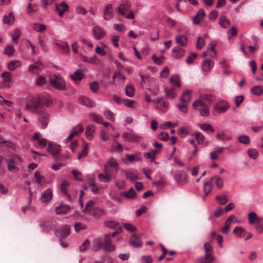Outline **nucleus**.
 Wrapping results in <instances>:
<instances>
[{"mask_svg":"<svg viewBox=\"0 0 263 263\" xmlns=\"http://www.w3.org/2000/svg\"><path fill=\"white\" fill-rule=\"evenodd\" d=\"M55 10L58 12V14L60 17H62L64 13L67 12L69 10V6L64 2L58 4H55Z\"/></svg>","mask_w":263,"mask_h":263,"instance_id":"nucleus-16","label":"nucleus"},{"mask_svg":"<svg viewBox=\"0 0 263 263\" xmlns=\"http://www.w3.org/2000/svg\"><path fill=\"white\" fill-rule=\"evenodd\" d=\"M130 7V3L128 2L120 5L118 9V13L121 15H124L126 11H128Z\"/></svg>","mask_w":263,"mask_h":263,"instance_id":"nucleus-23","label":"nucleus"},{"mask_svg":"<svg viewBox=\"0 0 263 263\" xmlns=\"http://www.w3.org/2000/svg\"><path fill=\"white\" fill-rule=\"evenodd\" d=\"M191 90H185L180 97V101H182V103L187 104L191 101Z\"/></svg>","mask_w":263,"mask_h":263,"instance_id":"nucleus-32","label":"nucleus"},{"mask_svg":"<svg viewBox=\"0 0 263 263\" xmlns=\"http://www.w3.org/2000/svg\"><path fill=\"white\" fill-rule=\"evenodd\" d=\"M70 234V227L68 226H64L61 229L57 230L55 232V235L57 237L63 239L67 237Z\"/></svg>","mask_w":263,"mask_h":263,"instance_id":"nucleus-11","label":"nucleus"},{"mask_svg":"<svg viewBox=\"0 0 263 263\" xmlns=\"http://www.w3.org/2000/svg\"><path fill=\"white\" fill-rule=\"evenodd\" d=\"M213 189V184L211 181L205 182L203 186V191L205 194V196L208 195L212 191Z\"/></svg>","mask_w":263,"mask_h":263,"instance_id":"nucleus-37","label":"nucleus"},{"mask_svg":"<svg viewBox=\"0 0 263 263\" xmlns=\"http://www.w3.org/2000/svg\"><path fill=\"white\" fill-rule=\"evenodd\" d=\"M79 102L85 106L88 107H93L94 103L89 98L85 97H80L78 100Z\"/></svg>","mask_w":263,"mask_h":263,"instance_id":"nucleus-25","label":"nucleus"},{"mask_svg":"<svg viewBox=\"0 0 263 263\" xmlns=\"http://www.w3.org/2000/svg\"><path fill=\"white\" fill-rule=\"evenodd\" d=\"M119 168V164L114 158H110L105 164L104 173L113 177L114 175L117 173Z\"/></svg>","mask_w":263,"mask_h":263,"instance_id":"nucleus-5","label":"nucleus"},{"mask_svg":"<svg viewBox=\"0 0 263 263\" xmlns=\"http://www.w3.org/2000/svg\"><path fill=\"white\" fill-rule=\"evenodd\" d=\"M51 102L50 96L47 93H43L39 95L36 100H32L27 104L26 108L32 111H35L39 107L49 106Z\"/></svg>","mask_w":263,"mask_h":263,"instance_id":"nucleus-1","label":"nucleus"},{"mask_svg":"<svg viewBox=\"0 0 263 263\" xmlns=\"http://www.w3.org/2000/svg\"><path fill=\"white\" fill-rule=\"evenodd\" d=\"M173 56L177 58L182 57L184 53V50L179 47H174L173 49Z\"/></svg>","mask_w":263,"mask_h":263,"instance_id":"nucleus-44","label":"nucleus"},{"mask_svg":"<svg viewBox=\"0 0 263 263\" xmlns=\"http://www.w3.org/2000/svg\"><path fill=\"white\" fill-rule=\"evenodd\" d=\"M123 138L130 142H139L142 139V137L134 133H124L122 135Z\"/></svg>","mask_w":263,"mask_h":263,"instance_id":"nucleus-13","label":"nucleus"},{"mask_svg":"<svg viewBox=\"0 0 263 263\" xmlns=\"http://www.w3.org/2000/svg\"><path fill=\"white\" fill-rule=\"evenodd\" d=\"M140 77L141 78L140 83L142 86L146 83H148V85L150 83H155V79L153 78L149 77L147 76H144L142 74H140Z\"/></svg>","mask_w":263,"mask_h":263,"instance_id":"nucleus-41","label":"nucleus"},{"mask_svg":"<svg viewBox=\"0 0 263 263\" xmlns=\"http://www.w3.org/2000/svg\"><path fill=\"white\" fill-rule=\"evenodd\" d=\"M49 121V115L46 112L41 114L39 119V125L44 128L47 127Z\"/></svg>","mask_w":263,"mask_h":263,"instance_id":"nucleus-12","label":"nucleus"},{"mask_svg":"<svg viewBox=\"0 0 263 263\" xmlns=\"http://www.w3.org/2000/svg\"><path fill=\"white\" fill-rule=\"evenodd\" d=\"M21 35V31L18 28H15L14 30V33L12 35V41L15 43L17 44L18 42V40Z\"/></svg>","mask_w":263,"mask_h":263,"instance_id":"nucleus-56","label":"nucleus"},{"mask_svg":"<svg viewBox=\"0 0 263 263\" xmlns=\"http://www.w3.org/2000/svg\"><path fill=\"white\" fill-rule=\"evenodd\" d=\"M84 77L81 70L78 69L73 74L71 75V78L73 80H80Z\"/></svg>","mask_w":263,"mask_h":263,"instance_id":"nucleus-51","label":"nucleus"},{"mask_svg":"<svg viewBox=\"0 0 263 263\" xmlns=\"http://www.w3.org/2000/svg\"><path fill=\"white\" fill-rule=\"evenodd\" d=\"M35 181L36 183L42 185L45 182L44 177L40 175L39 172H36L34 174Z\"/></svg>","mask_w":263,"mask_h":263,"instance_id":"nucleus-54","label":"nucleus"},{"mask_svg":"<svg viewBox=\"0 0 263 263\" xmlns=\"http://www.w3.org/2000/svg\"><path fill=\"white\" fill-rule=\"evenodd\" d=\"M216 198L218 203L220 205H223L228 201V197L226 195H223L222 196H217Z\"/></svg>","mask_w":263,"mask_h":263,"instance_id":"nucleus-59","label":"nucleus"},{"mask_svg":"<svg viewBox=\"0 0 263 263\" xmlns=\"http://www.w3.org/2000/svg\"><path fill=\"white\" fill-rule=\"evenodd\" d=\"M98 178L102 182H109L112 177L110 175L104 173V174H99L98 175Z\"/></svg>","mask_w":263,"mask_h":263,"instance_id":"nucleus-50","label":"nucleus"},{"mask_svg":"<svg viewBox=\"0 0 263 263\" xmlns=\"http://www.w3.org/2000/svg\"><path fill=\"white\" fill-rule=\"evenodd\" d=\"M47 82V80L45 77L43 76H39L35 81V83L38 86H42L45 84Z\"/></svg>","mask_w":263,"mask_h":263,"instance_id":"nucleus-64","label":"nucleus"},{"mask_svg":"<svg viewBox=\"0 0 263 263\" xmlns=\"http://www.w3.org/2000/svg\"><path fill=\"white\" fill-rule=\"evenodd\" d=\"M216 45L215 42H212L208 47V55L211 57L215 58L216 56V51L215 49Z\"/></svg>","mask_w":263,"mask_h":263,"instance_id":"nucleus-30","label":"nucleus"},{"mask_svg":"<svg viewBox=\"0 0 263 263\" xmlns=\"http://www.w3.org/2000/svg\"><path fill=\"white\" fill-rule=\"evenodd\" d=\"M224 148L223 147H221L218 148L216 151L211 152L210 154V158L212 160H216L219 157V156L222 154L224 151Z\"/></svg>","mask_w":263,"mask_h":263,"instance_id":"nucleus-33","label":"nucleus"},{"mask_svg":"<svg viewBox=\"0 0 263 263\" xmlns=\"http://www.w3.org/2000/svg\"><path fill=\"white\" fill-rule=\"evenodd\" d=\"M15 18L13 13L10 12L8 15H5L4 16L3 22L8 25L12 24L14 22Z\"/></svg>","mask_w":263,"mask_h":263,"instance_id":"nucleus-39","label":"nucleus"},{"mask_svg":"<svg viewBox=\"0 0 263 263\" xmlns=\"http://www.w3.org/2000/svg\"><path fill=\"white\" fill-rule=\"evenodd\" d=\"M49 82L52 87L59 90L66 89V83L64 80L61 77L53 74L49 78Z\"/></svg>","mask_w":263,"mask_h":263,"instance_id":"nucleus-4","label":"nucleus"},{"mask_svg":"<svg viewBox=\"0 0 263 263\" xmlns=\"http://www.w3.org/2000/svg\"><path fill=\"white\" fill-rule=\"evenodd\" d=\"M56 46L60 48L64 53H68L69 52V47L67 42L56 43Z\"/></svg>","mask_w":263,"mask_h":263,"instance_id":"nucleus-35","label":"nucleus"},{"mask_svg":"<svg viewBox=\"0 0 263 263\" xmlns=\"http://www.w3.org/2000/svg\"><path fill=\"white\" fill-rule=\"evenodd\" d=\"M193 107L194 109L198 110L202 116H207L209 115L210 108L201 100H197L193 103Z\"/></svg>","mask_w":263,"mask_h":263,"instance_id":"nucleus-6","label":"nucleus"},{"mask_svg":"<svg viewBox=\"0 0 263 263\" xmlns=\"http://www.w3.org/2000/svg\"><path fill=\"white\" fill-rule=\"evenodd\" d=\"M211 181L212 182L213 181L215 182V183L218 189H221L223 187V180L221 178L217 176H215L211 178Z\"/></svg>","mask_w":263,"mask_h":263,"instance_id":"nucleus-40","label":"nucleus"},{"mask_svg":"<svg viewBox=\"0 0 263 263\" xmlns=\"http://www.w3.org/2000/svg\"><path fill=\"white\" fill-rule=\"evenodd\" d=\"M170 82L174 84L176 87H180L181 86L179 79L177 75L172 76L170 79Z\"/></svg>","mask_w":263,"mask_h":263,"instance_id":"nucleus-60","label":"nucleus"},{"mask_svg":"<svg viewBox=\"0 0 263 263\" xmlns=\"http://www.w3.org/2000/svg\"><path fill=\"white\" fill-rule=\"evenodd\" d=\"M95 132V126L93 124H89L86 126L85 133L88 139L91 140L92 139Z\"/></svg>","mask_w":263,"mask_h":263,"instance_id":"nucleus-26","label":"nucleus"},{"mask_svg":"<svg viewBox=\"0 0 263 263\" xmlns=\"http://www.w3.org/2000/svg\"><path fill=\"white\" fill-rule=\"evenodd\" d=\"M102 248L104 251L112 252L115 249V246L111 243L110 236L109 234H106L104 240L103 242L100 239H96L93 242L92 249L93 251H99Z\"/></svg>","mask_w":263,"mask_h":263,"instance_id":"nucleus-2","label":"nucleus"},{"mask_svg":"<svg viewBox=\"0 0 263 263\" xmlns=\"http://www.w3.org/2000/svg\"><path fill=\"white\" fill-rule=\"evenodd\" d=\"M214 63L212 61L207 60L203 62L202 64V69L204 71H209L213 67Z\"/></svg>","mask_w":263,"mask_h":263,"instance_id":"nucleus-43","label":"nucleus"},{"mask_svg":"<svg viewBox=\"0 0 263 263\" xmlns=\"http://www.w3.org/2000/svg\"><path fill=\"white\" fill-rule=\"evenodd\" d=\"M113 17L112 6L111 4L106 6L103 11V17L105 20L108 21Z\"/></svg>","mask_w":263,"mask_h":263,"instance_id":"nucleus-17","label":"nucleus"},{"mask_svg":"<svg viewBox=\"0 0 263 263\" xmlns=\"http://www.w3.org/2000/svg\"><path fill=\"white\" fill-rule=\"evenodd\" d=\"M216 137L217 139L221 141H230L232 139L231 136L227 135L222 130L218 131L216 134Z\"/></svg>","mask_w":263,"mask_h":263,"instance_id":"nucleus-34","label":"nucleus"},{"mask_svg":"<svg viewBox=\"0 0 263 263\" xmlns=\"http://www.w3.org/2000/svg\"><path fill=\"white\" fill-rule=\"evenodd\" d=\"M94 201L92 200H89L87 202L85 209L83 210L84 213H91L95 207L93 206Z\"/></svg>","mask_w":263,"mask_h":263,"instance_id":"nucleus-46","label":"nucleus"},{"mask_svg":"<svg viewBox=\"0 0 263 263\" xmlns=\"http://www.w3.org/2000/svg\"><path fill=\"white\" fill-rule=\"evenodd\" d=\"M47 150L52 155L55 157H57L60 151L59 146L55 145L51 142L48 143Z\"/></svg>","mask_w":263,"mask_h":263,"instance_id":"nucleus-19","label":"nucleus"},{"mask_svg":"<svg viewBox=\"0 0 263 263\" xmlns=\"http://www.w3.org/2000/svg\"><path fill=\"white\" fill-rule=\"evenodd\" d=\"M255 230L258 234L263 232V218H261L255 224Z\"/></svg>","mask_w":263,"mask_h":263,"instance_id":"nucleus-52","label":"nucleus"},{"mask_svg":"<svg viewBox=\"0 0 263 263\" xmlns=\"http://www.w3.org/2000/svg\"><path fill=\"white\" fill-rule=\"evenodd\" d=\"M70 210V207L66 204H61L56 208L55 212L57 214H66Z\"/></svg>","mask_w":263,"mask_h":263,"instance_id":"nucleus-24","label":"nucleus"},{"mask_svg":"<svg viewBox=\"0 0 263 263\" xmlns=\"http://www.w3.org/2000/svg\"><path fill=\"white\" fill-rule=\"evenodd\" d=\"M21 159L17 155H14L7 160L8 170L12 172H16L18 171V166L21 163Z\"/></svg>","mask_w":263,"mask_h":263,"instance_id":"nucleus-7","label":"nucleus"},{"mask_svg":"<svg viewBox=\"0 0 263 263\" xmlns=\"http://www.w3.org/2000/svg\"><path fill=\"white\" fill-rule=\"evenodd\" d=\"M93 32L95 38L99 40L103 38L106 35L105 30L101 27L98 25L94 26Z\"/></svg>","mask_w":263,"mask_h":263,"instance_id":"nucleus-15","label":"nucleus"},{"mask_svg":"<svg viewBox=\"0 0 263 263\" xmlns=\"http://www.w3.org/2000/svg\"><path fill=\"white\" fill-rule=\"evenodd\" d=\"M203 102L205 101L210 104L215 100L214 96L210 94H204L201 96V99Z\"/></svg>","mask_w":263,"mask_h":263,"instance_id":"nucleus-48","label":"nucleus"},{"mask_svg":"<svg viewBox=\"0 0 263 263\" xmlns=\"http://www.w3.org/2000/svg\"><path fill=\"white\" fill-rule=\"evenodd\" d=\"M204 256L199 257V263H212L214 260L213 255V248L210 242H206L204 246Z\"/></svg>","mask_w":263,"mask_h":263,"instance_id":"nucleus-3","label":"nucleus"},{"mask_svg":"<svg viewBox=\"0 0 263 263\" xmlns=\"http://www.w3.org/2000/svg\"><path fill=\"white\" fill-rule=\"evenodd\" d=\"M166 96L168 98H174L176 96V88L172 87L169 88H165Z\"/></svg>","mask_w":263,"mask_h":263,"instance_id":"nucleus-45","label":"nucleus"},{"mask_svg":"<svg viewBox=\"0 0 263 263\" xmlns=\"http://www.w3.org/2000/svg\"><path fill=\"white\" fill-rule=\"evenodd\" d=\"M176 42L181 46H185L187 43V37L185 35L180 34L176 37Z\"/></svg>","mask_w":263,"mask_h":263,"instance_id":"nucleus-36","label":"nucleus"},{"mask_svg":"<svg viewBox=\"0 0 263 263\" xmlns=\"http://www.w3.org/2000/svg\"><path fill=\"white\" fill-rule=\"evenodd\" d=\"M251 92L254 95L261 96L263 94V87L260 85L254 86L251 89Z\"/></svg>","mask_w":263,"mask_h":263,"instance_id":"nucleus-47","label":"nucleus"},{"mask_svg":"<svg viewBox=\"0 0 263 263\" xmlns=\"http://www.w3.org/2000/svg\"><path fill=\"white\" fill-rule=\"evenodd\" d=\"M157 151L152 150L149 153H145L144 154V157L146 159H150L151 161L153 162L155 159L156 156L157 154Z\"/></svg>","mask_w":263,"mask_h":263,"instance_id":"nucleus-49","label":"nucleus"},{"mask_svg":"<svg viewBox=\"0 0 263 263\" xmlns=\"http://www.w3.org/2000/svg\"><path fill=\"white\" fill-rule=\"evenodd\" d=\"M135 93L134 85L129 83L127 84L125 87V94L128 97H133Z\"/></svg>","mask_w":263,"mask_h":263,"instance_id":"nucleus-38","label":"nucleus"},{"mask_svg":"<svg viewBox=\"0 0 263 263\" xmlns=\"http://www.w3.org/2000/svg\"><path fill=\"white\" fill-rule=\"evenodd\" d=\"M229 107L228 102L224 101H220L214 106V110L218 114H221L226 111Z\"/></svg>","mask_w":263,"mask_h":263,"instance_id":"nucleus-9","label":"nucleus"},{"mask_svg":"<svg viewBox=\"0 0 263 263\" xmlns=\"http://www.w3.org/2000/svg\"><path fill=\"white\" fill-rule=\"evenodd\" d=\"M239 142L244 144H248L250 142V138L246 135H241L238 137Z\"/></svg>","mask_w":263,"mask_h":263,"instance_id":"nucleus-61","label":"nucleus"},{"mask_svg":"<svg viewBox=\"0 0 263 263\" xmlns=\"http://www.w3.org/2000/svg\"><path fill=\"white\" fill-rule=\"evenodd\" d=\"M219 24L223 28H227L231 25V21L224 15H221L218 20Z\"/></svg>","mask_w":263,"mask_h":263,"instance_id":"nucleus-22","label":"nucleus"},{"mask_svg":"<svg viewBox=\"0 0 263 263\" xmlns=\"http://www.w3.org/2000/svg\"><path fill=\"white\" fill-rule=\"evenodd\" d=\"M261 217H258L257 214L253 212H250L248 214V220L250 224H255Z\"/></svg>","mask_w":263,"mask_h":263,"instance_id":"nucleus-29","label":"nucleus"},{"mask_svg":"<svg viewBox=\"0 0 263 263\" xmlns=\"http://www.w3.org/2000/svg\"><path fill=\"white\" fill-rule=\"evenodd\" d=\"M174 178L176 182L179 185H184L187 182V176L185 173L181 171L175 172Z\"/></svg>","mask_w":263,"mask_h":263,"instance_id":"nucleus-8","label":"nucleus"},{"mask_svg":"<svg viewBox=\"0 0 263 263\" xmlns=\"http://www.w3.org/2000/svg\"><path fill=\"white\" fill-rule=\"evenodd\" d=\"M205 13L203 9H199L194 18V23L195 24H199L204 18Z\"/></svg>","mask_w":263,"mask_h":263,"instance_id":"nucleus-28","label":"nucleus"},{"mask_svg":"<svg viewBox=\"0 0 263 263\" xmlns=\"http://www.w3.org/2000/svg\"><path fill=\"white\" fill-rule=\"evenodd\" d=\"M248 155L249 156L253 159H256L258 156V151L255 148H250L248 151Z\"/></svg>","mask_w":263,"mask_h":263,"instance_id":"nucleus-58","label":"nucleus"},{"mask_svg":"<svg viewBox=\"0 0 263 263\" xmlns=\"http://www.w3.org/2000/svg\"><path fill=\"white\" fill-rule=\"evenodd\" d=\"M129 242L130 245L134 247H139L142 245V241L140 237L135 234L132 235Z\"/></svg>","mask_w":263,"mask_h":263,"instance_id":"nucleus-21","label":"nucleus"},{"mask_svg":"<svg viewBox=\"0 0 263 263\" xmlns=\"http://www.w3.org/2000/svg\"><path fill=\"white\" fill-rule=\"evenodd\" d=\"M195 137L197 143L199 145L203 144L205 140L204 136L200 132H195L191 134Z\"/></svg>","mask_w":263,"mask_h":263,"instance_id":"nucleus-31","label":"nucleus"},{"mask_svg":"<svg viewBox=\"0 0 263 263\" xmlns=\"http://www.w3.org/2000/svg\"><path fill=\"white\" fill-rule=\"evenodd\" d=\"M153 102L157 104V108L162 112H165L167 109L168 103L163 100L162 98H157L153 100Z\"/></svg>","mask_w":263,"mask_h":263,"instance_id":"nucleus-14","label":"nucleus"},{"mask_svg":"<svg viewBox=\"0 0 263 263\" xmlns=\"http://www.w3.org/2000/svg\"><path fill=\"white\" fill-rule=\"evenodd\" d=\"M147 89L150 90L154 95H157L158 93L159 88L158 85L156 84L155 81V83H150L149 84V87Z\"/></svg>","mask_w":263,"mask_h":263,"instance_id":"nucleus-55","label":"nucleus"},{"mask_svg":"<svg viewBox=\"0 0 263 263\" xmlns=\"http://www.w3.org/2000/svg\"><path fill=\"white\" fill-rule=\"evenodd\" d=\"M189 128L188 127L181 126L179 128L178 134L182 137H184L189 134Z\"/></svg>","mask_w":263,"mask_h":263,"instance_id":"nucleus-57","label":"nucleus"},{"mask_svg":"<svg viewBox=\"0 0 263 263\" xmlns=\"http://www.w3.org/2000/svg\"><path fill=\"white\" fill-rule=\"evenodd\" d=\"M125 176L127 179L132 181H135L138 179V176L131 171L126 172Z\"/></svg>","mask_w":263,"mask_h":263,"instance_id":"nucleus-63","label":"nucleus"},{"mask_svg":"<svg viewBox=\"0 0 263 263\" xmlns=\"http://www.w3.org/2000/svg\"><path fill=\"white\" fill-rule=\"evenodd\" d=\"M43 68V64L40 61H37L34 64L30 65L29 66L28 71L31 73H38L42 70Z\"/></svg>","mask_w":263,"mask_h":263,"instance_id":"nucleus-18","label":"nucleus"},{"mask_svg":"<svg viewBox=\"0 0 263 263\" xmlns=\"http://www.w3.org/2000/svg\"><path fill=\"white\" fill-rule=\"evenodd\" d=\"M52 197V191L51 189H48L43 192L41 199L43 202H49Z\"/></svg>","mask_w":263,"mask_h":263,"instance_id":"nucleus-20","label":"nucleus"},{"mask_svg":"<svg viewBox=\"0 0 263 263\" xmlns=\"http://www.w3.org/2000/svg\"><path fill=\"white\" fill-rule=\"evenodd\" d=\"M121 195L127 199H131L136 197V192L133 187H131L128 191L121 193Z\"/></svg>","mask_w":263,"mask_h":263,"instance_id":"nucleus-27","label":"nucleus"},{"mask_svg":"<svg viewBox=\"0 0 263 263\" xmlns=\"http://www.w3.org/2000/svg\"><path fill=\"white\" fill-rule=\"evenodd\" d=\"M21 65V62L19 61H12L8 64V67L9 70L12 71Z\"/></svg>","mask_w":263,"mask_h":263,"instance_id":"nucleus-53","label":"nucleus"},{"mask_svg":"<svg viewBox=\"0 0 263 263\" xmlns=\"http://www.w3.org/2000/svg\"><path fill=\"white\" fill-rule=\"evenodd\" d=\"M89 186L91 187V190L95 194H97L99 189L95 184V181L93 179H90L88 183Z\"/></svg>","mask_w":263,"mask_h":263,"instance_id":"nucleus-62","label":"nucleus"},{"mask_svg":"<svg viewBox=\"0 0 263 263\" xmlns=\"http://www.w3.org/2000/svg\"><path fill=\"white\" fill-rule=\"evenodd\" d=\"M32 28L38 32H42L46 29L47 26L43 24L35 23L32 24Z\"/></svg>","mask_w":263,"mask_h":263,"instance_id":"nucleus-42","label":"nucleus"},{"mask_svg":"<svg viewBox=\"0 0 263 263\" xmlns=\"http://www.w3.org/2000/svg\"><path fill=\"white\" fill-rule=\"evenodd\" d=\"M84 128L81 125H77L72 127L68 137L66 139V142L70 141L73 138L79 135L83 132Z\"/></svg>","mask_w":263,"mask_h":263,"instance_id":"nucleus-10","label":"nucleus"}]
</instances>
